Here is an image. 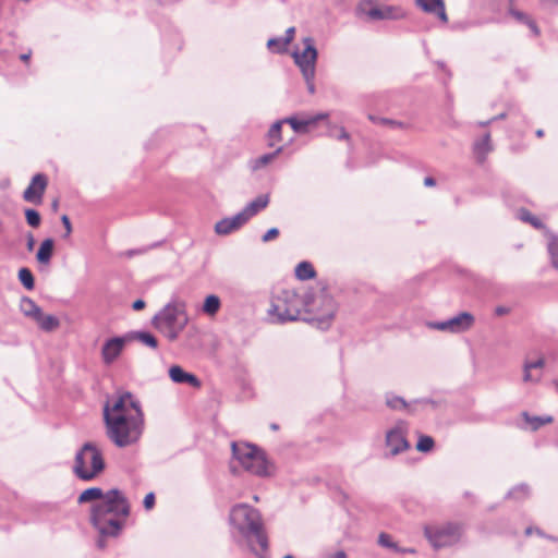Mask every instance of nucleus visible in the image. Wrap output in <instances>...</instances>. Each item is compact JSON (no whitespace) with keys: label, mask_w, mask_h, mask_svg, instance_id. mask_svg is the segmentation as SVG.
<instances>
[{"label":"nucleus","mask_w":558,"mask_h":558,"mask_svg":"<svg viewBox=\"0 0 558 558\" xmlns=\"http://www.w3.org/2000/svg\"><path fill=\"white\" fill-rule=\"evenodd\" d=\"M108 437L118 446L135 442L140 436V405L130 392L120 393L104 409Z\"/></svg>","instance_id":"1"},{"label":"nucleus","mask_w":558,"mask_h":558,"mask_svg":"<svg viewBox=\"0 0 558 558\" xmlns=\"http://www.w3.org/2000/svg\"><path fill=\"white\" fill-rule=\"evenodd\" d=\"M131 505L119 489H110L102 501L94 504L89 511V522L101 538L116 537L126 525Z\"/></svg>","instance_id":"2"},{"label":"nucleus","mask_w":558,"mask_h":558,"mask_svg":"<svg viewBox=\"0 0 558 558\" xmlns=\"http://www.w3.org/2000/svg\"><path fill=\"white\" fill-rule=\"evenodd\" d=\"M231 535L239 545L246 543L252 551L258 555L253 545L255 539L263 553L268 549V538L264 530L262 515L257 509L247 505L239 504L232 507L229 515Z\"/></svg>","instance_id":"3"},{"label":"nucleus","mask_w":558,"mask_h":558,"mask_svg":"<svg viewBox=\"0 0 558 558\" xmlns=\"http://www.w3.org/2000/svg\"><path fill=\"white\" fill-rule=\"evenodd\" d=\"M233 459L248 473L259 476L269 477L275 475L276 466L266 457L263 449L247 442L231 444Z\"/></svg>","instance_id":"4"},{"label":"nucleus","mask_w":558,"mask_h":558,"mask_svg":"<svg viewBox=\"0 0 558 558\" xmlns=\"http://www.w3.org/2000/svg\"><path fill=\"white\" fill-rule=\"evenodd\" d=\"M105 469L106 461L102 451L93 441H87L81 447L74 457L72 465L73 474L84 482L98 478Z\"/></svg>","instance_id":"5"},{"label":"nucleus","mask_w":558,"mask_h":558,"mask_svg":"<svg viewBox=\"0 0 558 558\" xmlns=\"http://www.w3.org/2000/svg\"><path fill=\"white\" fill-rule=\"evenodd\" d=\"M189 322L183 302L168 303L154 317L155 327L169 340L175 341Z\"/></svg>","instance_id":"6"},{"label":"nucleus","mask_w":558,"mask_h":558,"mask_svg":"<svg viewBox=\"0 0 558 558\" xmlns=\"http://www.w3.org/2000/svg\"><path fill=\"white\" fill-rule=\"evenodd\" d=\"M304 301L294 290H281L271 300L268 314L276 317V323H287L300 319Z\"/></svg>","instance_id":"7"},{"label":"nucleus","mask_w":558,"mask_h":558,"mask_svg":"<svg viewBox=\"0 0 558 558\" xmlns=\"http://www.w3.org/2000/svg\"><path fill=\"white\" fill-rule=\"evenodd\" d=\"M424 536L435 550L457 545L463 535V525L458 522L426 524Z\"/></svg>","instance_id":"8"},{"label":"nucleus","mask_w":558,"mask_h":558,"mask_svg":"<svg viewBox=\"0 0 558 558\" xmlns=\"http://www.w3.org/2000/svg\"><path fill=\"white\" fill-rule=\"evenodd\" d=\"M409 425L405 421H398L393 427L389 428L385 435V447L388 449L385 452V458L396 457L410 448V442L407 438Z\"/></svg>","instance_id":"9"},{"label":"nucleus","mask_w":558,"mask_h":558,"mask_svg":"<svg viewBox=\"0 0 558 558\" xmlns=\"http://www.w3.org/2000/svg\"><path fill=\"white\" fill-rule=\"evenodd\" d=\"M304 50L302 52L294 51L293 59L300 68L303 76L315 77V66L317 60V49L312 37L303 38Z\"/></svg>","instance_id":"10"},{"label":"nucleus","mask_w":558,"mask_h":558,"mask_svg":"<svg viewBox=\"0 0 558 558\" xmlns=\"http://www.w3.org/2000/svg\"><path fill=\"white\" fill-rule=\"evenodd\" d=\"M474 324V316L471 313L462 312L444 322H432L427 326L432 329L460 333L469 330Z\"/></svg>","instance_id":"11"},{"label":"nucleus","mask_w":558,"mask_h":558,"mask_svg":"<svg viewBox=\"0 0 558 558\" xmlns=\"http://www.w3.org/2000/svg\"><path fill=\"white\" fill-rule=\"evenodd\" d=\"M137 339H140V333L137 332L108 339L101 348L102 362L107 365L112 364L119 357L124 347Z\"/></svg>","instance_id":"12"},{"label":"nucleus","mask_w":558,"mask_h":558,"mask_svg":"<svg viewBox=\"0 0 558 558\" xmlns=\"http://www.w3.org/2000/svg\"><path fill=\"white\" fill-rule=\"evenodd\" d=\"M48 186V177L44 173H36L28 186L23 192V199L34 205H40Z\"/></svg>","instance_id":"13"},{"label":"nucleus","mask_w":558,"mask_h":558,"mask_svg":"<svg viewBox=\"0 0 558 558\" xmlns=\"http://www.w3.org/2000/svg\"><path fill=\"white\" fill-rule=\"evenodd\" d=\"M246 219L242 213H238L236 215L232 217H226L221 220L217 221L215 225V232L218 235H228L236 230H239L241 227H243L246 223Z\"/></svg>","instance_id":"14"},{"label":"nucleus","mask_w":558,"mask_h":558,"mask_svg":"<svg viewBox=\"0 0 558 558\" xmlns=\"http://www.w3.org/2000/svg\"><path fill=\"white\" fill-rule=\"evenodd\" d=\"M169 377L175 384H186L193 388L202 386L201 380L194 374L184 371L179 365H173L169 368Z\"/></svg>","instance_id":"15"},{"label":"nucleus","mask_w":558,"mask_h":558,"mask_svg":"<svg viewBox=\"0 0 558 558\" xmlns=\"http://www.w3.org/2000/svg\"><path fill=\"white\" fill-rule=\"evenodd\" d=\"M328 118V113H318L314 117H310L307 119L299 120L296 118L290 117L283 120L291 125L294 132L303 133L307 131L308 126L315 125L319 120H324Z\"/></svg>","instance_id":"16"},{"label":"nucleus","mask_w":558,"mask_h":558,"mask_svg":"<svg viewBox=\"0 0 558 558\" xmlns=\"http://www.w3.org/2000/svg\"><path fill=\"white\" fill-rule=\"evenodd\" d=\"M415 2L423 11L437 14L445 23L448 21L442 0H415Z\"/></svg>","instance_id":"17"},{"label":"nucleus","mask_w":558,"mask_h":558,"mask_svg":"<svg viewBox=\"0 0 558 558\" xmlns=\"http://www.w3.org/2000/svg\"><path fill=\"white\" fill-rule=\"evenodd\" d=\"M323 304L326 305V310L324 313L319 314L315 320L317 322L318 327L324 329L329 327L332 318L335 317L336 306L333 300L327 295L323 296Z\"/></svg>","instance_id":"18"},{"label":"nucleus","mask_w":558,"mask_h":558,"mask_svg":"<svg viewBox=\"0 0 558 558\" xmlns=\"http://www.w3.org/2000/svg\"><path fill=\"white\" fill-rule=\"evenodd\" d=\"M269 198L267 195H259L252 202H250L242 210L246 221L254 217L257 213L267 207Z\"/></svg>","instance_id":"19"},{"label":"nucleus","mask_w":558,"mask_h":558,"mask_svg":"<svg viewBox=\"0 0 558 558\" xmlns=\"http://www.w3.org/2000/svg\"><path fill=\"white\" fill-rule=\"evenodd\" d=\"M492 149L490 133H486L482 138L476 140L473 144V151L478 162H483Z\"/></svg>","instance_id":"20"},{"label":"nucleus","mask_w":558,"mask_h":558,"mask_svg":"<svg viewBox=\"0 0 558 558\" xmlns=\"http://www.w3.org/2000/svg\"><path fill=\"white\" fill-rule=\"evenodd\" d=\"M367 15L372 20H398L402 16L393 7L372 8L368 10Z\"/></svg>","instance_id":"21"},{"label":"nucleus","mask_w":558,"mask_h":558,"mask_svg":"<svg viewBox=\"0 0 558 558\" xmlns=\"http://www.w3.org/2000/svg\"><path fill=\"white\" fill-rule=\"evenodd\" d=\"M106 493L100 487H89L83 490L77 497V504L100 502L105 499Z\"/></svg>","instance_id":"22"},{"label":"nucleus","mask_w":558,"mask_h":558,"mask_svg":"<svg viewBox=\"0 0 558 558\" xmlns=\"http://www.w3.org/2000/svg\"><path fill=\"white\" fill-rule=\"evenodd\" d=\"M54 242L52 239H45L36 254V259L40 265H49L53 255Z\"/></svg>","instance_id":"23"},{"label":"nucleus","mask_w":558,"mask_h":558,"mask_svg":"<svg viewBox=\"0 0 558 558\" xmlns=\"http://www.w3.org/2000/svg\"><path fill=\"white\" fill-rule=\"evenodd\" d=\"M35 322L38 324L39 328L44 331H53L60 326L59 319L53 315H45L43 311L36 317Z\"/></svg>","instance_id":"24"},{"label":"nucleus","mask_w":558,"mask_h":558,"mask_svg":"<svg viewBox=\"0 0 558 558\" xmlns=\"http://www.w3.org/2000/svg\"><path fill=\"white\" fill-rule=\"evenodd\" d=\"M517 216L521 221L530 223L537 230H544L545 232H546V230H548L546 228V226L541 221L539 218L534 216L530 210H527L525 208L519 209L517 213Z\"/></svg>","instance_id":"25"},{"label":"nucleus","mask_w":558,"mask_h":558,"mask_svg":"<svg viewBox=\"0 0 558 558\" xmlns=\"http://www.w3.org/2000/svg\"><path fill=\"white\" fill-rule=\"evenodd\" d=\"M546 236L548 239L547 250L551 265L558 269V236L549 230H546Z\"/></svg>","instance_id":"26"},{"label":"nucleus","mask_w":558,"mask_h":558,"mask_svg":"<svg viewBox=\"0 0 558 558\" xmlns=\"http://www.w3.org/2000/svg\"><path fill=\"white\" fill-rule=\"evenodd\" d=\"M316 271L310 262H301L295 267V277L305 281L315 278Z\"/></svg>","instance_id":"27"},{"label":"nucleus","mask_w":558,"mask_h":558,"mask_svg":"<svg viewBox=\"0 0 558 558\" xmlns=\"http://www.w3.org/2000/svg\"><path fill=\"white\" fill-rule=\"evenodd\" d=\"M545 362L543 359H537L533 362H526L524 364V381H537L539 379V375H534L532 372L534 369L542 368L544 366Z\"/></svg>","instance_id":"28"},{"label":"nucleus","mask_w":558,"mask_h":558,"mask_svg":"<svg viewBox=\"0 0 558 558\" xmlns=\"http://www.w3.org/2000/svg\"><path fill=\"white\" fill-rule=\"evenodd\" d=\"M508 12L517 21L526 24L531 28V31L533 32V34L535 36H537L539 34V29H538L537 25L535 24V22L533 20L530 19L529 15H526L525 13H523L512 7L509 8Z\"/></svg>","instance_id":"29"},{"label":"nucleus","mask_w":558,"mask_h":558,"mask_svg":"<svg viewBox=\"0 0 558 558\" xmlns=\"http://www.w3.org/2000/svg\"><path fill=\"white\" fill-rule=\"evenodd\" d=\"M221 302L220 299L215 294H209L205 298L203 304V312L209 316H214L220 310Z\"/></svg>","instance_id":"30"},{"label":"nucleus","mask_w":558,"mask_h":558,"mask_svg":"<svg viewBox=\"0 0 558 558\" xmlns=\"http://www.w3.org/2000/svg\"><path fill=\"white\" fill-rule=\"evenodd\" d=\"M21 310L25 316L31 317L34 320L41 312V308L29 298L22 299Z\"/></svg>","instance_id":"31"},{"label":"nucleus","mask_w":558,"mask_h":558,"mask_svg":"<svg viewBox=\"0 0 558 558\" xmlns=\"http://www.w3.org/2000/svg\"><path fill=\"white\" fill-rule=\"evenodd\" d=\"M281 151H282V147H279L274 153H269V154L259 156L258 158H256L253 161L252 169L258 170V169L265 167L266 165L271 162L276 158V156L279 155Z\"/></svg>","instance_id":"32"},{"label":"nucleus","mask_w":558,"mask_h":558,"mask_svg":"<svg viewBox=\"0 0 558 558\" xmlns=\"http://www.w3.org/2000/svg\"><path fill=\"white\" fill-rule=\"evenodd\" d=\"M386 404L391 410H399V411L408 409V405H409L408 402L402 397H399V396H396L392 393L386 395Z\"/></svg>","instance_id":"33"},{"label":"nucleus","mask_w":558,"mask_h":558,"mask_svg":"<svg viewBox=\"0 0 558 558\" xmlns=\"http://www.w3.org/2000/svg\"><path fill=\"white\" fill-rule=\"evenodd\" d=\"M530 496V488L525 484H520L508 492L507 498H513L515 500H522Z\"/></svg>","instance_id":"34"},{"label":"nucleus","mask_w":558,"mask_h":558,"mask_svg":"<svg viewBox=\"0 0 558 558\" xmlns=\"http://www.w3.org/2000/svg\"><path fill=\"white\" fill-rule=\"evenodd\" d=\"M525 422L530 424L532 430L538 429L541 426L550 423L551 416H529L527 413H523Z\"/></svg>","instance_id":"35"},{"label":"nucleus","mask_w":558,"mask_h":558,"mask_svg":"<svg viewBox=\"0 0 558 558\" xmlns=\"http://www.w3.org/2000/svg\"><path fill=\"white\" fill-rule=\"evenodd\" d=\"M21 283L27 289L33 290L35 286L34 276L28 268H21L19 271Z\"/></svg>","instance_id":"36"},{"label":"nucleus","mask_w":558,"mask_h":558,"mask_svg":"<svg viewBox=\"0 0 558 558\" xmlns=\"http://www.w3.org/2000/svg\"><path fill=\"white\" fill-rule=\"evenodd\" d=\"M378 544L384 547L392 550L397 554L400 550V546L392 541L391 536L385 532L378 535Z\"/></svg>","instance_id":"37"},{"label":"nucleus","mask_w":558,"mask_h":558,"mask_svg":"<svg viewBox=\"0 0 558 558\" xmlns=\"http://www.w3.org/2000/svg\"><path fill=\"white\" fill-rule=\"evenodd\" d=\"M368 119L375 124H383V125H387V126H390L393 129H396V128L402 129L405 126L403 122L387 119V118H380V117H377L374 114H369Z\"/></svg>","instance_id":"38"},{"label":"nucleus","mask_w":558,"mask_h":558,"mask_svg":"<svg viewBox=\"0 0 558 558\" xmlns=\"http://www.w3.org/2000/svg\"><path fill=\"white\" fill-rule=\"evenodd\" d=\"M283 37H274L268 39L267 48L275 53H283L287 51L288 45L282 44Z\"/></svg>","instance_id":"39"},{"label":"nucleus","mask_w":558,"mask_h":558,"mask_svg":"<svg viewBox=\"0 0 558 558\" xmlns=\"http://www.w3.org/2000/svg\"><path fill=\"white\" fill-rule=\"evenodd\" d=\"M435 441L430 436L423 435L418 438L416 449L421 452H428L433 449Z\"/></svg>","instance_id":"40"},{"label":"nucleus","mask_w":558,"mask_h":558,"mask_svg":"<svg viewBox=\"0 0 558 558\" xmlns=\"http://www.w3.org/2000/svg\"><path fill=\"white\" fill-rule=\"evenodd\" d=\"M25 218L27 223L33 228L39 227L41 221L39 213L32 208L25 209Z\"/></svg>","instance_id":"41"},{"label":"nucleus","mask_w":558,"mask_h":558,"mask_svg":"<svg viewBox=\"0 0 558 558\" xmlns=\"http://www.w3.org/2000/svg\"><path fill=\"white\" fill-rule=\"evenodd\" d=\"M283 120L282 121H276L269 129L268 131V137L269 140L271 141H281V128H282V124H283Z\"/></svg>","instance_id":"42"},{"label":"nucleus","mask_w":558,"mask_h":558,"mask_svg":"<svg viewBox=\"0 0 558 558\" xmlns=\"http://www.w3.org/2000/svg\"><path fill=\"white\" fill-rule=\"evenodd\" d=\"M142 343L146 344L153 349H156L158 345V341L154 335L150 332L142 331Z\"/></svg>","instance_id":"43"},{"label":"nucleus","mask_w":558,"mask_h":558,"mask_svg":"<svg viewBox=\"0 0 558 558\" xmlns=\"http://www.w3.org/2000/svg\"><path fill=\"white\" fill-rule=\"evenodd\" d=\"M330 136L340 141H348L350 138V135L344 128H339L336 129L335 131L330 130Z\"/></svg>","instance_id":"44"},{"label":"nucleus","mask_w":558,"mask_h":558,"mask_svg":"<svg viewBox=\"0 0 558 558\" xmlns=\"http://www.w3.org/2000/svg\"><path fill=\"white\" fill-rule=\"evenodd\" d=\"M279 235V230L277 228H270L262 238L263 242H269L276 239Z\"/></svg>","instance_id":"45"},{"label":"nucleus","mask_w":558,"mask_h":558,"mask_svg":"<svg viewBox=\"0 0 558 558\" xmlns=\"http://www.w3.org/2000/svg\"><path fill=\"white\" fill-rule=\"evenodd\" d=\"M295 34V27L291 26L286 31V35L282 39L283 45H290V43L293 40Z\"/></svg>","instance_id":"46"},{"label":"nucleus","mask_w":558,"mask_h":558,"mask_svg":"<svg viewBox=\"0 0 558 558\" xmlns=\"http://www.w3.org/2000/svg\"><path fill=\"white\" fill-rule=\"evenodd\" d=\"M61 221L65 229L64 238H69L70 234L72 233V225H71L70 218L66 215H63L61 217Z\"/></svg>","instance_id":"47"},{"label":"nucleus","mask_w":558,"mask_h":558,"mask_svg":"<svg viewBox=\"0 0 558 558\" xmlns=\"http://www.w3.org/2000/svg\"><path fill=\"white\" fill-rule=\"evenodd\" d=\"M143 504H144V507L146 509H150L153 508L154 504H155V495L154 493H149L145 496L144 500H143Z\"/></svg>","instance_id":"48"},{"label":"nucleus","mask_w":558,"mask_h":558,"mask_svg":"<svg viewBox=\"0 0 558 558\" xmlns=\"http://www.w3.org/2000/svg\"><path fill=\"white\" fill-rule=\"evenodd\" d=\"M314 78H315V77H307V76H304V80H305V82H306L307 89H308L310 94H314V93H315Z\"/></svg>","instance_id":"49"},{"label":"nucleus","mask_w":558,"mask_h":558,"mask_svg":"<svg viewBox=\"0 0 558 558\" xmlns=\"http://www.w3.org/2000/svg\"><path fill=\"white\" fill-rule=\"evenodd\" d=\"M416 403H422V404H429L432 405L433 408H437L438 407V401H435L433 399H428V398H425V399H418V400H415Z\"/></svg>","instance_id":"50"},{"label":"nucleus","mask_w":558,"mask_h":558,"mask_svg":"<svg viewBox=\"0 0 558 558\" xmlns=\"http://www.w3.org/2000/svg\"><path fill=\"white\" fill-rule=\"evenodd\" d=\"M327 558H347V554L343 550H338L332 555H329Z\"/></svg>","instance_id":"51"},{"label":"nucleus","mask_w":558,"mask_h":558,"mask_svg":"<svg viewBox=\"0 0 558 558\" xmlns=\"http://www.w3.org/2000/svg\"><path fill=\"white\" fill-rule=\"evenodd\" d=\"M415 553H416L415 548H404V547H400V550L397 551V554H415Z\"/></svg>","instance_id":"52"},{"label":"nucleus","mask_w":558,"mask_h":558,"mask_svg":"<svg viewBox=\"0 0 558 558\" xmlns=\"http://www.w3.org/2000/svg\"><path fill=\"white\" fill-rule=\"evenodd\" d=\"M424 184H425V186H434L436 184V181L434 178L427 177L424 180Z\"/></svg>","instance_id":"53"},{"label":"nucleus","mask_w":558,"mask_h":558,"mask_svg":"<svg viewBox=\"0 0 558 558\" xmlns=\"http://www.w3.org/2000/svg\"><path fill=\"white\" fill-rule=\"evenodd\" d=\"M34 243H35L34 236L32 234H29L28 241H27V248H28V251L33 250Z\"/></svg>","instance_id":"54"},{"label":"nucleus","mask_w":558,"mask_h":558,"mask_svg":"<svg viewBox=\"0 0 558 558\" xmlns=\"http://www.w3.org/2000/svg\"><path fill=\"white\" fill-rule=\"evenodd\" d=\"M495 312H496L497 315H505V314L508 313V308L507 307H502V306H498Z\"/></svg>","instance_id":"55"},{"label":"nucleus","mask_w":558,"mask_h":558,"mask_svg":"<svg viewBox=\"0 0 558 558\" xmlns=\"http://www.w3.org/2000/svg\"><path fill=\"white\" fill-rule=\"evenodd\" d=\"M508 114H509L508 112H502L498 116L493 117L492 120H493V122L497 121V120H501V119H505Z\"/></svg>","instance_id":"56"},{"label":"nucleus","mask_w":558,"mask_h":558,"mask_svg":"<svg viewBox=\"0 0 558 558\" xmlns=\"http://www.w3.org/2000/svg\"><path fill=\"white\" fill-rule=\"evenodd\" d=\"M534 533H536L538 536L544 537V538H546V536L548 535V534H546L544 531H542L538 527H535Z\"/></svg>","instance_id":"57"},{"label":"nucleus","mask_w":558,"mask_h":558,"mask_svg":"<svg viewBox=\"0 0 558 558\" xmlns=\"http://www.w3.org/2000/svg\"><path fill=\"white\" fill-rule=\"evenodd\" d=\"M492 123H493V120H492V119H489V120H486V121H480L477 124H478L480 126L484 128V126H487V125H489V124H492Z\"/></svg>","instance_id":"58"},{"label":"nucleus","mask_w":558,"mask_h":558,"mask_svg":"<svg viewBox=\"0 0 558 558\" xmlns=\"http://www.w3.org/2000/svg\"><path fill=\"white\" fill-rule=\"evenodd\" d=\"M21 60L24 62H28L31 58V52L21 54Z\"/></svg>","instance_id":"59"},{"label":"nucleus","mask_w":558,"mask_h":558,"mask_svg":"<svg viewBox=\"0 0 558 558\" xmlns=\"http://www.w3.org/2000/svg\"><path fill=\"white\" fill-rule=\"evenodd\" d=\"M132 307L135 310V311H140V299L135 300L132 304Z\"/></svg>","instance_id":"60"},{"label":"nucleus","mask_w":558,"mask_h":558,"mask_svg":"<svg viewBox=\"0 0 558 558\" xmlns=\"http://www.w3.org/2000/svg\"><path fill=\"white\" fill-rule=\"evenodd\" d=\"M534 531H535V527H531V526H530V527H526V530H525V535H526V536H530L532 533H534Z\"/></svg>","instance_id":"61"},{"label":"nucleus","mask_w":558,"mask_h":558,"mask_svg":"<svg viewBox=\"0 0 558 558\" xmlns=\"http://www.w3.org/2000/svg\"><path fill=\"white\" fill-rule=\"evenodd\" d=\"M546 539H549V541H551V542H557V543H558V537L553 536V535H547V536H546Z\"/></svg>","instance_id":"62"},{"label":"nucleus","mask_w":558,"mask_h":558,"mask_svg":"<svg viewBox=\"0 0 558 558\" xmlns=\"http://www.w3.org/2000/svg\"><path fill=\"white\" fill-rule=\"evenodd\" d=\"M58 206H59L58 199H54V201L52 202V208H53V210H57V209H58Z\"/></svg>","instance_id":"63"},{"label":"nucleus","mask_w":558,"mask_h":558,"mask_svg":"<svg viewBox=\"0 0 558 558\" xmlns=\"http://www.w3.org/2000/svg\"><path fill=\"white\" fill-rule=\"evenodd\" d=\"M543 135H544V131L543 130H537L536 131V136L542 137Z\"/></svg>","instance_id":"64"}]
</instances>
